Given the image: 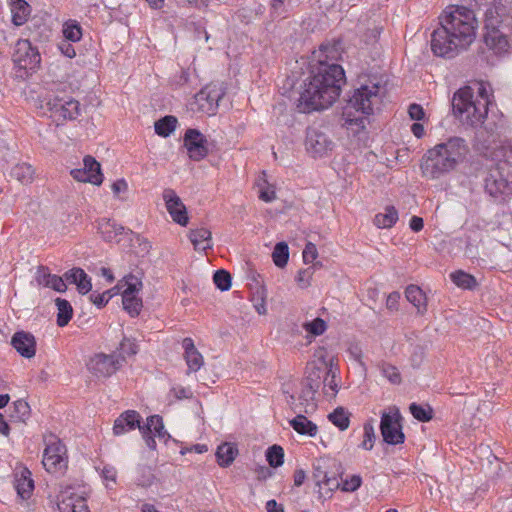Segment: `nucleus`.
<instances>
[{
  "label": "nucleus",
  "instance_id": "14",
  "mask_svg": "<svg viewBox=\"0 0 512 512\" xmlns=\"http://www.w3.org/2000/svg\"><path fill=\"white\" fill-rule=\"evenodd\" d=\"M492 9L486 11L484 42L486 46L496 54L506 52L509 47L507 36L495 26L494 21L489 18Z\"/></svg>",
  "mask_w": 512,
  "mask_h": 512
},
{
  "label": "nucleus",
  "instance_id": "63",
  "mask_svg": "<svg viewBox=\"0 0 512 512\" xmlns=\"http://www.w3.org/2000/svg\"><path fill=\"white\" fill-rule=\"evenodd\" d=\"M399 299H400L399 292L390 293L386 300V307L389 310H397Z\"/></svg>",
  "mask_w": 512,
  "mask_h": 512
},
{
  "label": "nucleus",
  "instance_id": "42",
  "mask_svg": "<svg viewBox=\"0 0 512 512\" xmlns=\"http://www.w3.org/2000/svg\"><path fill=\"white\" fill-rule=\"evenodd\" d=\"M62 32L66 41L78 42L82 38L81 26L76 21H67L63 25Z\"/></svg>",
  "mask_w": 512,
  "mask_h": 512
},
{
  "label": "nucleus",
  "instance_id": "61",
  "mask_svg": "<svg viewBox=\"0 0 512 512\" xmlns=\"http://www.w3.org/2000/svg\"><path fill=\"white\" fill-rule=\"evenodd\" d=\"M474 101H485L486 107L489 105V95L486 90V87L482 83L477 84V96H474Z\"/></svg>",
  "mask_w": 512,
  "mask_h": 512
},
{
  "label": "nucleus",
  "instance_id": "52",
  "mask_svg": "<svg viewBox=\"0 0 512 512\" xmlns=\"http://www.w3.org/2000/svg\"><path fill=\"white\" fill-rule=\"evenodd\" d=\"M318 256L317 247L314 243L308 242L303 250V261L306 264L312 263Z\"/></svg>",
  "mask_w": 512,
  "mask_h": 512
},
{
  "label": "nucleus",
  "instance_id": "57",
  "mask_svg": "<svg viewBox=\"0 0 512 512\" xmlns=\"http://www.w3.org/2000/svg\"><path fill=\"white\" fill-rule=\"evenodd\" d=\"M408 114L412 120L420 121L424 118L425 112L421 105L413 103L408 108Z\"/></svg>",
  "mask_w": 512,
  "mask_h": 512
},
{
  "label": "nucleus",
  "instance_id": "22",
  "mask_svg": "<svg viewBox=\"0 0 512 512\" xmlns=\"http://www.w3.org/2000/svg\"><path fill=\"white\" fill-rule=\"evenodd\" d=\"M65 280L70 284H75L81 294H87L92 289L91 279L81 268H73L64 274Z\"/></svg>",
  "mask_w": 512,
  "mask_h": 512
},
{
  "label": "nucleus",
  "instance_id": "15",
  "mask_svg": "<svg viewBox=\"0 0 512 512\" xmlns=\"http://www.w3.org/2000/svg\"><path fill=\"white\" fill-rule=\"evenodd\" d=\"M184 146L190 159L200 161L208 155L207 138L197 129L189 128L184 135Z\"/></svg>",
  "mask_w": 512,
  "mask_h": 512
},
{
  "label": "nucleus",
  "instance_id": "33",
  "mask_svg": "<svg viewBox=\"0 0 512 512\" xmlns=\"http://www.w3.org/2000/svg\"><path fill=\"white\" fill-rule=\"evenodd\" d=\"M30 414L31 409L29 404L25 400L19 399L13 403L10 418L12 421L24 423L30 417Z\"/></svg>",
  "mask_w": 512,
  "mask_h": 512
},
{
  "label": "nucleus",
  "instance_id": "59",
  "mask_svg": "<svg viewBox=\"0 0 512 512\" xmlns=\"http://www.w3.org/2000/svg\"><path fill=\"white\" fill-rule=\"evenodd\" d=\"M140 432L143 436V439L146 443V445L151 449H156V441L154 439V435H152V432L150 430H146V427L143 425L140 427Z\"/></svg>",
  "mask_w": 512,
  "mask_h": 512
},
{
  "label": "nucleus",
  "instance_id": "39",
  "mask_svg": "<svg viewBox=\"0 0 512 512\" xmlns=\"http://www.w3.org/2000/svg\"><path fill=\"white\" fill-rule=\"evenodd\" d=\"M119 285L123 288L122 296L136 295L142 287L141 281L132 274L125 276Z\"/></svg>",
  "mask_w": 512,
  "mask_h": 512
},
{
  "label": "nucleus",
  "instance_id": "55",
  "mask_svg": "<svg viewBox=\"0 0 512 512\" xmlns=\"http://www.w3.org/2000/svg\"><path fill=\"white\" fill-rule=\"evenodd\" d=\"M111 188L115 197H117L120 200L126 199L123 196H121V194L126 193L128 190V184L124 179H118L117 181H115L111 185Z\"/></svg>",
  "mask_w": 512,
  "mask_h": 512
},
{
  "label": "nucleus",
  "instance_id": "34",
  "mask_svg": "<svg viewBox=\"0 0 512 512\" xmlns=\"http://www.w3.org/2000/svg\"><path fill=\"white\" fill-rule=\"evenodd\" d=\"M146 430H150L152 435L157 436L160 439L170 438V435L164 428L163 419L159 415H152L147 418L146 424H144Z\"/></svg>",
  "mask_w": 512,
  "mask_h": 512
},
{
  "label": "nucleus",
  "instance_id": "3",
  "mask_svg": "<svg viewBox=\"0 0 512 512\" xmlns=\"http://www.w3.org/2000/svg\"><path fill=\"white\" fill-rule=\"evenodd\" d=\"M468 152V145L463 138L450 137L425 153L421 162L422 173L426 177L437 179L453 170L465 159Z\"/></svg>",
  "mask_w": 512,
  "mask_h": 512
},
{
  "label": "nucleus",
  "instance_id": "43",
  "mask_svg": "<svg viewBox=\"0 0 512 512\" xmlns=\"http://www.w3.org/2000/svg\"><path fill=\"white\" fill-rule=\"evenodd\" d=\"M122 304L131 317L138 316L142 309V300L137 295L122 296Z\"/></svg>",
  "mask_w": 512,
  "mask_h": 512
},
{
  "label": "nucleus",
  "instance_id": "13",
  "mask_svg": "<svg viewBox=\"0 0 512 512\" xmlns=\"http://www.w3.org/2000/svg\"><path fill=\"white\" fill-rule=\"evenodd\" d=\"M70 174L78 182H88L94 185H101L103 182L101 165L90 155L84 157L83 168L73 169Z\"/></svg>",
  "mask_w": 512,
  "mask_h": 512
},
{
  "label": "nucleus",
  "instance_id": "1",
  "mask_svg": "<svg viewBox=\"0 0 512 512\" xmlns=\"http://www.w3.org/2000/svg\"><path fill=\"white\" fill-rule=\"evenodd\" d=\"M340 43H325L319 48L318 65L298 98L297 108L302 113L330 107L340 96L345 73L339 64Z\"/></svg>",
  "mask_w": 512,
  "mask_h": 512
},
{
  "label": "nucleus",
  "instance_id": "37",
  "mask_svg": "<svg viewBox=\"0 0 512 512\" xmlns=\"http://www.w3.org/2000/svg\"><path fill=\"white\" fill-rule=\"evenodd\" d=\"M77 497V494L70 491V489H66L61 491L58 495L57 507L59 512H75L74 510V498Z\"/></svg>",
  "mask_w": 512,
  "mask_h": 512
},
{
  "label": "nucleus",
  "instance_id": "27",
  "mask_svg": "<svg viewBox=\"0 0 512 512\" xmlns=\"http://www.w3.org/2000/svg\"><path fill=\"white\" fill-rule=\"evenodd\" d=\"M289 423L291 427L301 435L314 437L317 434V425L308 420L307 417L302 414L297 415L295 418L290 420Z\"/></svg>",
  "mask_w": 512,
  "mask_h": 512
},
{
  "label": "nucleus",
  "instance_id": "62",
  "mask_svg": "<svg viewBox=\"0 0 512 512\" xmlns=\"http://www.w3.org/2000/svg\"><path fill=\"white\" fill-rule=\"evenodd\" d=\"M327 472L321 468L320 465H314L313 478L316 485L322 487V483L325 480Z\"/></svg>",
  "mask_w": 512,
  "mask_h": 512
},
{
  "label": "nucleus",
  "instance_id": "49",
  "mask_svg": "<svg viewBox=\"0 0 512 512\" xmlns=\"http://www.w3.org/2000/svg\"><path fill=\"white\" fill-rule=\"evenodd\" d=\"M381 372L391 383L399 384L401 382V376L398 369L390 364H383L381 366Z\"/></svg>",
  "mask_w": 512,
  "mask_h": 512
},
{
  "label": "nucleus",
  "instance_id": "54",
  "mask_svg": "<svg viewBox=\"0 0 512 512\" xmlns=\"http://www.w3.org/2000/svg\"><path fill=\"white\" fill-rule=\"evenodd\" d=\"M53 274L45 266H39L36 272V281L39 285L47 287Z\"/></svg>",
  "mask_w": 512,
  "mask_h": 512
},
{
  "label": "nucleus",
  "instance_id": "30",
  "mask_svg": "<svg viewBox=\"0 0 512 512\" xmlns=\"http://www.w3.org/2000/svg\"><path fill=\"white\" fill-rule=\"evenodd\" d=\"M55 305L57 307V325L59 327H65L71 320L73 315V308L69 301L62 298L55 299Z\"/></svg>",
  "mask_w": 512,
  "mask_h": 512
},
{
  "label": "nucleus",
  "instance_id": "4",
  "mask_svg": "<svg viewBox=\"0 0 512 512\" xmlns=\"http://www.w3.org/2000/svg\"><path fill=\"white\" fill-rule=\"evenodd\" d=\"M379 101V85H361L356 88L343 108L344 126L359 133L364 130L373 106Z\"/></svg>",
  "mask_w": 512,
  "mask_h": 512
},
{
  "label": "nucleus",
  "instance_id": "31",
  "mask_svg": "<svg viewBox=\"0 0 512 512\" xmlns=\"http://www.w3.org/2000/svg\"><path fill=\"white\" fill-rule=\"evenodd\" d=\"M398 220V212L394 206H387L384 213L374 217V224L378 228H391Z\"/></svg>",
  "mask_w": 512,
  "mask_h": 512
},
{
  "label": "nucleus",
  "instance_id": "60",
  "mask_svg": "<svg viewBox=\"0 0 512 512\" xmlns=\"http://www.w3.org/2000/svg\"><path fill=\"white\" fill-rule=\"evenodd\" d=\"M58 48L61 51V53L68 58H73L76 56L74 47L66 40L60 42L58 44Z\"/></svg>",
  "mask_w": 512,
  "mask_h": 512
},
{
  "label": "nucleus",
  "instance_id": "10",
  "mask_svg": "<svg viewBox=\"0 0 512 512\" xmlns=\"http://www.w3.org/2000/svg\"><path fill=\"white\" fill-rule=\"evenodd\" d=\"M43 466L48 472H57L67 467L66 447L55 435L45 438Z\"/></svg>",
  "mask_w": 512,
  "mask_h": 512
},
{
  "label": "nucleus",
  "instance_id": "18",
  "mask_svg": "<svg viewBox=\"0 0 512 512\" xmlns=\"http://www.w3.org/2000/svg\"><path fill=\"white\" fill-rule=\"evenodd\" d=\"M142 417L135 410H126L122 412L114 421L113 434L115 436L124 435L138 428L140 430Z\"/></svg>",
  "mask_w": 512,
  "mask_h": 512
},
{
  "label": "nucleus",
  "instance_id": "53",
  "mask_svg": "<svg viewBox=\"0 0 512 512\" xmlns=\"http://www.w3.org/2000/svg\"><path fill=\"white\" fill-rule=\"evenodd\" d=\"M362 483V479L359 475H352L349 479L343 482L342 490L346 492L356 491Z\"/></svg>",
  "mask_w": 512,
  "mask_h": 512
},
{
  "label": "nucleus",
  "instance_id": "6",
  "mask_svg": "<svg viewBox=\"0 0 512 512\" xmlns=\"http://www.w3.org/2000/svg\"><path fill=\"white\" fill-rule=\"evenodd\" d=\"M484 188L498 202L512 197V165L504 161L491 167L484 179Z\"/></svg>",
  "mask_w": 512,
  "mask_h": 512
},
{
  "label": "nucleus",
  "instance_id": "28",
  "mask_svg": "<svg viewBox=\"0 0 512 512\" xmlns=\"http://www.w3.org/2000/svg\"><path fill=\"white\" fill-rule=\"evenodd\" d=\"M10 176L22 184H29L34 180L35 169L28 163H19L11 169Z\"/></svg>",
  "mask_w": 512,
  "mask_h": 512
},
{
  "label": "nucleus",
  "instance_id": "19",
  "mask_svg": "<svg viewBox=\"0 0 512 512\" xmlns=\"http://www.w3.org/2000/svg\"><path fill=\"white\" fill-rule=\"evenodd\" d=\"M11 345L22 357L30 359L36 354V340L29 332H16L12 336Z\"/></svg>",
  "mask_w": 512,
  "mask_h": 512
},
{
  "label": "nucleus",
  "instance_id": "50",
  "mask_svg": "<svg viewBox=\"0 0 512 512\" xmlns=\"http://www.w3.org/2000/svg\"><path fill=\"white\" fill-rule=\"evenodd\" d=\"M119 350L120 352L118 354L125 358V355L131 356L137 354L138 347L133 340L124 337L120 342Z\"/></svg>",
  "mask_w": 512,
  "mask_h": 512
},
{
  "label": "nucleus",
  "instance_id": "17",
  "mask_svg": "<svg viewBox=\"0 0 512 512\" xmlns=\"http://www.w3.org/2000/svg\"><path fill=\"white\" fill-rule=\"evenodd\" d=\"M163 199L173 221L181 226H186L189 220L186 207L176 192L170 188L165 189L163 191Z\"/></svg>",
  "mask_w": 512,
  "mask_h": 512
},
{
  "label": "nucleus",
  "instance_id": "8",
  "mask_svg": "<svg viewBox=\"0 0 512 512\" xmlns=\"http://www.w3.org/2000/svg\"><path fill=\"white\" fill-rule=\"evenodd\" d=\"M125 358L116 352L96 353L86 363L88 371L97 378H108L119 370Z\"/></svg>",
  "mask_w": 512,
  "mask_h": 512
},
{
  "label": "nucleus",
  "instance_id": "24",
  "mask_svg": "<svg viewBox=\"0 0 512 512\" xmlns=\"http://www.w3.org/2000/svg\"><path fill=\"white\" fill-rule=\"evenodd\" d=\"M211 231L201 227L190 231L189 239L196 250L205 251L212 248Z\"/></svg>",
  "mask_w": 512,
  "mask_h": 512
},
{
  "label": "nucleus",
  "instance_id": "41",
  "mask_svg": "<svg viewBox=\"0 0 512 512\" xmlns=\"http://www.w3.org/2000/svg\"><path fill=\"white\" fill-rule=\"evenodd\" d=\"M450 277L455 285L463 289H472L476 285L475 278L461 270L452 273Z\"/></svg>",
  "mask_w": 512,
  "mask_h": 512
},
{
  "label": "nucleus",
  "instance_id": "29",
  "mask_svg": "<svg viewBox=\"0 0 512 512\" xmlns=\"http://www.w3.org/2000/svg\"><path fill=\"white\" fill-rule=\"evenodd\" d=\"M326 367H317L315 364L307 366L306 377L304 379L305 386L319 389L323 383Z\"/></svg>",
  "mask_w": 512,
  "mask_h": 512
},
{
  "label": "nucleus",
  "instance_id": "51",
  "mask_svg": "<svg viewBox=\"0 0 512 512\" xmlns=\"http://www.w3.org/2000/svg\"><path fill=\"white\" fill-rule=\"evenodd\" d=\"M313 275V268L309 267L307 269H302L298 272L296 276V281L298 285L302 288H306L310 285V280Z\"/></svg>",
  "mask_w": 512,
  "mask_h": 512
},
{
  "label": "nucleus",
  "instance_id": "38",
  "mask_svg": "<svg viewBox=\"0 0 512 512\" xmlns=\"http://www.w3.org/2000/svg\"><path fill=\"white\" fill-rule=\"evenodd\" d=\"M363 432V441L360 443L359 447L361 449L370 451L373 449L376 439L373 419H370L364 423Z\"/></svg>",
  "mask_w": 512,
  "mask_h": 512
},
{
  "label": "nucleus",
  "instance_id": "48",
  "mask_svg": "<svg viewBox=\"0 0 512 512\" xmlns=\"http://www.w3.org/2000/svg\"><path fill=\"white\" fill-rule=\"evenodd\" d=\"M303 328L313 336H320L326 331L327 325L322 318L317 317L310 322H305Z\"/></svg>",
  "mask_w": 512,
  "mask_h": 512
},
{
  "label": "nucleus",
  "instance_id": "16",
  "mask_svg": "<svg viewBox=\"0 0 512 512\" xmlns=\"http://www.w3.org/2000/svg\"><path fill=\"white\" fill-rule=\"evenodd\" d=\"M223 96L224 91L220 87L207 85L195 95V103L198 110L207 114H214Z\"/></svg>",
  "mask_w": 512,
  "mask_h": 512
},
{
  "label": "nucleus",
  "instance_id": "21",
  "mask_svg": "<svg viewBox=\"0 0 512 512\" xmlns=\"http://www.w3.org/2000/svg\"><path fill=\"white\" fill-rule=\"evenodd\" d=\"M184 349V358L190 372H197L204 364L202 354L196 349L194 341L190 337H186L182 341Z\"/></svg>",
  "mask_w": 512,
  "mask_h": 512
},
{
  "label": "nucleus",
  "instance_id": "7",
  "mask_svg": "<svg viewBox=\"0 0 512 512\" xmlns=\"http://www.w3.org/2000/svg\"><path fill=\"white\" fill-rule=\"evenodd\" d=\"M403 417L398 408L392 407L389 412H383L380 420V431L383 441L389 445L404 443L405 434L402 426Z\"/></svg>",
  "mask_w": 512,
  "mask_h": 512
},
{
  "label": "nucleus",
  "instance_id": "20",
  "mask_svg": "<svg viewBox=\"0 0 512 512\" xmlns=\"http://www.w3.org/2000/svg\"><path fill=\"white\" fill-rule=\"evenodd\" d=\"M15 489L17 494L23 499H29L34 490V481L30 470L26 467H19L15 470Z\"/></svg>",
  "mask_w": 512,
  "mask_h": 512
},
{
  "label": "nucleus",
  "instance_id": "47",
  "mask_svg": "<svg viewBox=\"0 0 512 512\" xmlns=\"http://www.w3.org/2000/svg\"><path fill=\"white\" fill-rule=\"evenodd\" d=\"M213 282L221 291H227L231 288L232 277L228 271L220 269L214 273Z\"/></svg>",
  "mask_w": 512,
  "mask_h": 512
},
{
  "label": "nucleus",
  "instance_id": "64",
  "mask_svg": "<svg viewBox=\"0 0 512 512\" xmlns=\"http://www.w3.org/2000/svg\"><path fill=\"white\" fill-rule=\"evenodd\" d=\"M74 501L75 512H89V508L84 497L77 495V497L74 498Z\"/></svg>",
  "mask_w": 512,
  "mask_h": 512
},
{
  "label": "nucleus",
  "instance_id": "32",
  "mask_svg": "<svg viewBox=\"0 0 512 512\" xmlns=\"http://www.w3.org/2000/svg\"><path fill=\"white\" fill-rule=\"evenodd\" d=\"M328 419L341 431H345L350 425V413L343 407H337L328 415Z\"/></svg>",
  "mask_w": 512,
  "mask_h": 512
},
{
  "label": "nucleus",
  "instance_id": "35",
  "mask_svg": "<svg viewBox=\"0 0 512 512\" xmlns=\"http://www.w3.org/2000/svg\"><path fill=\"white\" fill-rule=\"evenodd\" d=\"M177 122V118L174 116H164L155 122V132L159 136L168 137L176 129Z\"/></svg>",
  "mask_w": 512,
  "mask_h": 512
},
{
  "label": "nucleus",
  "instance_id": "56",
  "mask_svg": "<svg viewBox=\"0 0 512 512\" xmlns=\"http://www.w3.org/2000/svg\"><path fill=\"white\" fill-rule=\"evenodd\" d=\"M65 281L66 280H65L64 276L60 277L58 275H52L47 287L52 288L53 290H55L57 292H65L67 289Z\"/></svg>",
  "mask_w": 512,
  "mask_h": 512
},
{
  "label": "nucleus",
  "instance_id": "25",
  "mask_svg": "<svg viewBox=\"0 0 512 512\" xmlns=\"http://www.w3.org/2000/svg\"><path fill=\"white\" fill-rule=\"evenodd\" d=\"M406 299L417 308L419 314L427 311V298L422 289L416 285H409L405 290Z\"/></svg>",
  "mask_w": 512,
  "mask_h": 512
},
{
  "label": "nucleus",
  "instance_id": "23",
  "mask_svg": "<svg viewBox=\"0 0 512 512\" xmlns=\"http://www.w3.org/2000/svg\"><path fill=\"white\" fill-rule=\"evenodd\" d=\"M124 231V227L114 220L102 218L98 222V232L106 242L118 241V236Z\"/></svg>",
  "mask_w": 512,
  "mask_h": 512
},
{
  "label": "nucleus",
  "instance_id": "26",
  "mask_svg": "<svg viewBox=\"0 0 512 512\" xmlns=\"http://www.w3.org/2000/svg\"><path fill=\"white\" fill-rule=\"evenodd\" d=\"M237 454L238 449L236 446L231 443H222L216 450L217 463L221 467H229L235 460Z\"/></svg>",
  "mask_w": 512,
  "mask_h": 512
},
{
  "label": "nucleus",
  "instance_id": "2",
  "mask_svg": "<svg viewBox=\"0 0 512 512\" xmlns=\"http://www.w3.org/2000/svg\"><path fill=\"white\" fill-rule=\"evenodd\" d=\"M439 19L440 26L431 34V50L436 56L454 58L474 42L478 21L472 8L451 5Z\"/></svg>",
  "mask_w": 512,
  "mask_h": 512
},
{
  "label": "nucleus",
  "instance_id": "5",
  "mask_svg": "<svg viewBox=\"0 0 512 512\" xmlns=\"http://www.w3.org/2000/svg\"><path fill=\"white\" fill-rule=\"evenodd\" d=\"M453 114L459 121L469 127L484 124L488 109L485 101H474L472 87L465 86L456 91L452 98Z\"/></svg>",
  "mask_w": 512,
  "mask_h": 512
},
{
  "label": "nucleus",
  "instance_id": "58",
  "mask_svg": "<svg viewBox=\"0 0 512 512\" xmlns=\"http://www.w3.org/2000/svg\"><path fill=\"white\" fill-rule=\"evenodd\" d=\"M111 294L109 293V291H106L102 294H91L90 298H91V301L97 306V307H102L104 305H106L109 301V299L111 298Z\"/></svg>",
  "mask_w": 512,
  "mask_h": 512
},
{
  "label": "nucleus",
  "instance_id": "40",
  "mask_svg": "<svg viewBox=\"0 0 512 512\" xmlns=\"http://www.w3.org/2000/svg\"><path fill=\"white\" fill-rule=\"evenodd\" d=\"M322 384L326 396L334 397L336 395L338 391V384L336 382V373L331 367L326 368Z\"/></svg>",
  "mask_w": 512,
  "mask_h": 512
},
{
  "label": "nucleus",
  "instance_id": "45",
  "mask_svg": "<svg viewBox=\"0 0 512 512\" xmlns=\"http://www.w3.org/2000/svg\"><path fill=\"white\" fill-rule=\"evenodd\" d=\"M409 410L413 417L420 422H428L433 417V409L430 406H422L417 403H411Z\"/></svg>",
  "mask_w": 512,
  "mask_h": 512
},
{
  "label": "nucleus",
  "instance_id": "44",
  "mask_svg": "<svg viewBox=\"0 0 512 512\" xmlns=\"http://www.w3.org/2000/svg\"><path fill=\"white\" fill-rule=\"evenodd\" d=\"M266 459L273 468L281 466L284 462V450L279 445H272L266 451Z\"/></svg>",
  "mask_w": 512,
  "mask_h": 512
},
{
  "label": "nucleus",
  "instance_id": "11",
  "mask_svg": "<svg viewBox=\"0 0 512 512\" xmlns=\"http://www.w3.org/2000/svg\"><path fill=\"white\" fill-rule=\"evenodd\" d=\"M13 62L20 69L34 71L40 65L41 56L29 40L19 39L13 53Z\"/></svg>",
  "mask_w": 512,
  "mask_h": 512
},
{
  "label": "nucleus",
  "instance_id": "12",
  "mask_svg": "<svg viewBox=\"0 0 512 512\" xmlns=\"http://www.w3.org/2000/svg\"><path fill=\"white\" fill-rule=\"evenodd\" d=\"M330 136L316 127H309L306 133V149L313 157H323L334 148Z\"/></svg>",
  "mask_w": 512,
  "mask_h": 512
},
{
  "label": "nucleus",
  "instance_id": "36",
  "mask_svg": "<svg viewBox=\"0 0 512 512\" xmlns=\"http://www.w3.org/2000/svg\"><path fill=\"white\" fill-rule=\"evenodd\" d=\"M272 259L274 264L283 268L287 265L289 259V247L286 242H279L275 245L272 252Z\"/></svg>",
  "mask_w": 512,
  "mask_h": 512
},
{
  "label": "nucleus",
  "instance_id": "9",
  "mask_svg": "<svg viewBox=\"0 0 512 512\" xmlns=\"http://www.w3.org/2000/svg\"><path fill=\"white\" fill-rule=\"evenodd\" d=\"M41 107L50 111L56 120H74L80 115L79 102L71 98L47 95L43 98Z\"/></svg>",
  "mask_w": 512,
  "mask_h": 512
},
{
  "label": "nucleus",
  "instance_id": "46",
  "mask_svg": "<svg viewBox=\"0 0 512 512\" xmlns=\"http://www.w3.org/2000/svg\"><path fill=\"white\" fill-rule=\"evenodd\" d=\"M11 12L13 24L16 26H21L27 21V17L30 13V8L27 2L23 6L12 4Z\"/></svg>",
  "mask_w": 512,
  "mask_h": 512
}]
</instances>
